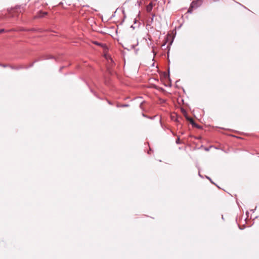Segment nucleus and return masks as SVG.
<instances>
[{
  "mask_svg": "<svg viewBox=\"0 0 259 259\" xmlns=\"http://www.w3.org/2000/svg\"><path fill=\"white\" fill-rule=\"evenodd\" d=\"M202 4V0H196L193 1L191 5L190 6H191V8H194V9H196L199 6H200Z\"/></svg>",
  "mask_w": 259,
  "mask_h": 259,
  "instance_id": "f257e3e1",
  "label": "nucleus"
},
{
  "mask_svg": "<svg viewBox=\"0 0 259 259\" xmlns=\"http://www.w3.org/2000/svg\"><path fill=\"white\" fill-rule=\"evenodd\" d=\"M186 118L187 120L190 122V123L193 126L199 129L201 128V126L197 124L192 118L189 117L187 116H186Z\"/></svg>",
  "mask_w": 259,
  "mask_h": 259,
  "instance_id": "f03ea898",
  "label": "nucleus"
},
{
  "mask_svg": "<svg viewBox=\"0 0 259 259\" xmlns=\"http://www.w3.org/2000/svg\"><path fill=\"white\" fill-rule=\"evenodd\" d=\"M48 14L47 12H42L41 11H39L36 17L37 18H42V17H45L46 15H47Z\"/></svg>",
  "mask_w": 259,
  "mask_h": 259,
  "instance_id": "7ed1b4c3",
  "label": "nucleus"
},
{
  "mask_svg": "<svg viewBox=\"0 0 259 259\" xmlns=\"http://www.w3.org/2000/svg\"><path fill=\"white\" fill-rule=\"evenodd\" d=\"M153 8V3H150L147 7V11L149 12H150Z\"/></svg>",
  "mask_w": 259,
  "mask_h": 259,
  "instance_id": "20e7f679",
  "label": "nucleus"
},
{
  "mask_svg": "<svg viewBox=\"0 0 259 259\" xmlns=\"http://www.w3.org/2000/svg\"><path fill=\"white\" fill-rule=\"evenodd\" d=\"M54 56H52L51 55H48V56H44L43 58H42V59L48 60V59H54Z\"/></svg>",
  "mask_w": 259,
  "mask_h": 259,
  "instance_id": "39448f33",
  "label": "nucleus"
},
{
  "mask_svg": "<svg viewBox=\"0 0 259 259\" xmlns=\"http://www.w3.org/2000/svg\"><path fill=\"white\" fill-rule=\"evenodd\" d=\"M10 67L13 69H16V70L24 68V67L22 66H20L19 67H14L13 66H10Z\"/></svg>",
  "mask_w": 259,
  "mask_h": 259,
  "instance_id": "423d86ee",
  "label": "nucleus"
},
{
  "mask_svg": "<svg viewBox=\"0 0 259 259\" xmlns=\"http://www.w3.org/2000/svg\"><path fill=\"white\" fill-rule=\"evenodd\" d=\"M129 106H130L129 104H121V105L117 104V107H127Z\"/></svg>",
  "mask_w": 259,
  "mask_h": 259,
  "instance_id": "0eeeda50",
  "label": "nucleus"
},
{
  "mask_svg": "<svg viewBox=\"0 0 259 259\" xmlns=\"http://www.w3.org/2000/svg\"><path fill=\"white\" fill-rule=\"evenodd\" d=\"M164 77H168L169 79H170V76H169V69L168 70V74H166V73H164Z\"/></svg>",
  "mask_w": 259,
  "mask_h": 259,
  "instance_id": "6e6552de",
  "label": "nucleus"
},
{
  "mask_svg": "<svg viewBox=\"0 0 259 259\" xmlns=\"http://www.w3.org/2000/svg\"><path fill=\"white\" fill-rule=\"evenodd\" d=\"M94 44H96V45L101 46L103 47H106V46L105 45L101 44V43L97 42V41L95 42Z\"/></svg>",
  "mask_w": 259,
  "mask_h": 259,
  "instance_id": "1a4fd4ad",
  "label": "nucleus"
},
{
  "mask_svg": "<svg viewBox=\"0 0 259 259\" xmlns=\"http://www.w3.org/2000/svg\"><path fill=\"white\" fill-rule=\"evenodd\" d=\"M39 60H35V61H34L32 63H31V64L29 66H28V67H25V68L27 69V68H29V67H32V66H33V65H34V63H35V62H37V61H38Z\"/></svg>",
  "mask_w": 259,
  "mask_h": 259,
  "instance_id": "9d476101",
  "label": "nucleus"
},
{
  "mask_svg": "<svg viewBox=\"0 0 259 259\" xmlns=\"http://www.w3.org/2000/svg\"><path fill=\"white\" fill-rule=\"evenodd\" d=\"M193 8H191V6H190V8H189L188 10V13H192V11H193Z\"/></svg>",
  "mask_w": 259,
  "mask_h": 259,
  "instance_id": "9b49d317",
  "label": "nucleus"
},
{
  "mask_svg": "<svg viewBox=\"0 0 259 259\" xmlns=\"http://www.w3.org/2000/svg\"><path fill=\"white\" fill-rule=\"evenodd\" d=\"M142 115L144 117H146V118H149V119H153V118L152 117H149L147 115L145 114L144 113H142Z\"/></svg>",
  "mask_w": 259,
  "mask_h": 259,
  "instance_id": "f8f14e48",
  "label": "nucleus"
},
{
  "mask_svg": "<svg viewBox=\"0 0 259 259\" xmlns=\"http://www.w3.org/2000/svg\"><path fill=\"white\" fill-rule=\"evenodd\" d=\"M176 143L177 144H181L180 137H178L177 139L176 140Z\"/></svg>",
  "mask_w": 259,
  "mask_h": 259,
  "instance_id": "ddd939ff",
  "label": "nucleus"
},
{
  "mask_svg": "<svg viewBox=\"0 0 259 259\" xmlns=\"http://www.w3.org/2000/svg\"><path fill=\"white\" fill-rule=\"evenodd\" d=\"M206 178L209 180V181H210V182L211 183H213V184H214L212 181L211 180V179L209 177H207V176H206Z\"/></svg>",
  "mask_w": 259,
  "mask_h": 259,
  "instance_id": "4468645a",
  "label": "nucleus"
},
{
  "mask_svg": "<svg viewBox=\"0 0 259 259\" xmlns=\"http://www.w3.org/2000/svg\"><path fill=\"white\" fill-rule=\"evenodd\" d=\"M21 7V6H16L15 7V9H16V10L19 9H20Z\"/></svg>",
  "mask_w": 259,
  "mask_h": 259,
  "instance_id": "2eb2a0df",
  "label": "nucleus"
},
{
  "mask_svg": "<svg viewBox=\"0 0 259 259\" xmlns=\"http://www.w3.org/2000/svg\"><path fill=\"white\" fill-rule=\"evenodd\" d=\"M5 31V29H0V33H1L2 32H4Z\"/></svg>",
  "mask_w": 259,
  "mask_h": 259,
  "instance_id": "dca6fc26",
  "label": "nucleus"
},
{
  "mask_svg": "<svg viewBox=\"0 0 259 259\" xmlns=\"http://www.w3.org/2000/svg\"><path fill=\"white\" fill-rule=\"evenodd\" d=\"M8 66V65L7 64H2V67H7Z\"/></svg>",
  "mask_w": 259,
  "mask_h": 259,
  "instance_id": "f3484780",
  "label": "nucleus"
},
{
  "mask_svg": "<svg viewBox=\"0 0 259 259\" xmlns=\"http://www.w3.org/2000/svg\"><path fill=\"white\" fill-rule=\"evenodd\" d=\"M143 102H142V103H141V104H140V108H141V109L142 108V104H143Z\"/></svg>",
  "mask_w": 259,
  "mask_h": 259,
  "instance_id": "a211bd4d",
  "label": "nucleus"
},
{
  "mask_svg": "<svg viewBox=\"0 0 259 259\" xmlns=\"http://www.w3.org/2000/svg\"><path fill=\"white\" fill-rule=\"evenodd\" d=\"M107 102H108V103L109 104H110V105H112V103H111L110 101H108Z\"/></svg>",
  "mask_w": 259,
  "mask_h": 259,
  "instance_id": "6ab92c4d",
  "label": "nucleus"
},
{
  "mask_svg": "<svg viewBox=\"0 0 259 259\" xmlns=\"http://www.w3.org/2000/svg\"><path fill=\"white\" fill-rule=\"evenodd\" d=\"M64 68V66H62L60 68V71H61V70Z\"/></svg>",
  "mask_w": 259,
  "mask_h": 259,
  "instance_id": "aec40b11",
  "label": "nucleus"
},
{
  "mask_svg": "<svg viewBox=\"0 0 259 259\" xmlns=\"http://www.w3.org/2000/svg\"><path fill=\"white\" fill-rule=\"evenodd\" d=\"M137 3L138 4L139 6H140V2L139 1H137Z\"/></svg>",
  "mask_w": 259,
  "mask_h": 259,
  "instance_id": "412c9836",
  "label": "nucleus"
},
{
  "mask_svg": "<svg viewBox=\"0 0 259 259\" xmlns=\"http://www.w3.org/2000/svg\"><path fill=\"white\" fill-rule=\"evenodd\" d=\"M199 176L200 177H202V176L201 175V174H200V172H199Z\"/></svg>",
  "mask_w": 259,
  "mask_h": 259,
  "instance_id": "4be33fe9",
  "label": "nucleus"
},
{
  "mask_svg": "<svg viewBox=\"0 0 259 259\" xmlns=\"http://www.w3.org/2000/svg\"><path fill=\"white\" fill-rule=\"evenodd\" d=\"M131 27H132V28H133V29H134V28H135V27L133 26V25H132V26H131Z\"/></svg>",
  "mask_w": 259,
  "mask_h": 259,
  "instance_id": "5701e85b",
  "label": "nucleus"
},
{
  "mask_svg": "<svg viewBox=\"0 0 259 259\" xmlns=\"http://www.w3.org/2000/svg\"><path fill=\"white\" fill-rule=\"evenodd\" d=\"M205 150H206V151H208V150H209V149H208V148H206V149H205Z\"/></svg>",
  "mask_w": 259,
  "mask_h": 259,
  "instance_id": "b1692460",
  "label": "nucleus"
},
{
  "mask_svg": "<svg viewBox=\"0 0 259 259\" xmlns=\"http://www.w3.org/2000/svg\"><path fill=\"white\" fill-rule=\"evenodd\" d=\"M214 2L218 1L219 0H213Z\"/></svg>",
  "mask_w": 259,
  "mask_h": 259,
  "instance_id": "393cba45",
  "label": "nucleus"
},
{
  "mask_svg": "<svg viewBox=\"0 0 259 259\" xmlns=\"http://www.w3.org/2000/svg\"><path fill=\"white\" fill-rule=\"evenodd\" d=\"M62 4L63 3L62 2H61V3H60L59 5H62Z\"/></svg>",
  "mask_w": 259,
  "mask_h": 259,
  "instance_id": "a878e982",
  "label": "nucleus"
},
{
  "mask_svg": "<svg viewBox=\"0 0 259 259\" xmlns=\"http://www.w3.org/2000/svg\"><path fill=\"white\" fill-rule=\"evenodd\" d=\"M136 21H136V19H135V21H134L135 23H136Z\"/></svg>",
  "mask_w": 259,
  "mask_h": 259,
  "instance_id": "bb28decb",
  "label": "nucleus"
},
{
  "mask_svg": "<svg viewBox=\"0 0 259 259\" xmlns=\"http://www.w3.org/2000/svg\"><path fill=\"white\" fill-rule=\"evenodd\" d=\"M245 9H247V8L245 6H243Z\"/></svg>",
  "mask_w": 259,
  "mask_h": 259,
  "instance_id": "cd10ccee",
  "label": "nucleus"
},
{
  "mask_svg": "<svg viewBox=\"0 0 259 259\" xmlns=\"http://www.w3.org/2000/svg\"><path fill=\"white\" fill-rule=\"evenodd\" d=\"M176 121L178 122V119H176Z\"/></svg>",
  "mask_w": 259,
  "mask_h": 259,
  "instance_id": "c85d7f7f",
  "label": "nucleus"
},
{
  "mask_svg": "<svg viewBox=\"0 0 259 259\" xmlns=\"http://www.w3.org/2000/svg\"><path fill=\"white\" fill-rule=\"evenodd\" d=\"M2 64H1V63H0V66H2Z\"/></svg>",
  "mask_w": 259,
  "mask_h": 259,
  "instance_id": "c756f323",
  "label": "nucleus"
},
{
  "mask_svg": "<svg viewBox=\"0 0 259 259\" xmlns=\"http://www.w3.org/2000/svg\"><path fill=\"white\" fill-rule=\"evenodd\" d=\"M250 211H252L253 212H254V210L252 209H251Z\"/></svg>",
  "mask_w": 259,
  "mask_h": 259,
  "instance_id": "7c9ffc66",
  "label": "nucleus"
}]
</instances>
